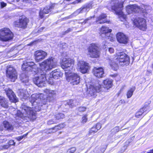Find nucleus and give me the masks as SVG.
I'll list each match as a JSON object with an SVG mask.
<instances>
[{"label":"nucleus","instance_id":"15","mask_svg":"<svg viewBox=\"0 0 153 153\" xmlns=\"http://www.w3.org/2000/svg\"><path fill=\"white\" fill-rule=\"evenodd\" d=\"M47 53L42 50H38L34 53L36 60L39 62L44 59L47 56Z\"/></svg>","mask_w":153,"mask_h":153},{"label":"nucleus","instance_id":"27","mask_svg":"<svg viewBox=\"0 0 153 153\" xmlns=\"http://www.w3.org/2000/svg\"><path fill=\"white\" fill-rule=\"evenodd\" d=\"M103 87L107 89L111 88L112 86V81L108 79H106L103 81Z\"/></svg>","mask_w":153,"mask_h":153},{"label":"nucleus","instance_id":"49","mask_svg":"<svg viewBox=\"0 0 153 153\" xmlns=\"http://www.w3.org/2000/svg\"><path fill=\"white\" fill-rule=\"evenodd\" d=\"M108 51L110 53H112L114 52V49L112 48H108Z\"/></svg>","mask_w":153,"mask_h":153},{"label":"nucleus","instance_id":"26","mask_svg":"<svg viewBox=\"0 0 153 153\" xmlns=\"http://www.w3.org/2000/svg\"><path fill=\"white\" fill-rule=\"evenodd\" d=\"M0 105L5 108H7L8 107L7 100L5 98L1 96H0Z\"/></svg>","mask_w":153,"mask_h":153},{"label":"nucleus","instance_id":"10","mask_svg":"<svg viewBox=\"0 0 153 153\" xmlns=\"http://www.w3.org/2000/svg\"><path fill=\"white\" fill-rule=\"evenodd\" d=\"M77 68L82 74L88 72L90 69L89 64L84 61H78L77 63Z\"/></svg>","mask_w":153,"mask_h":153},{"label":"nucleus","instance_id":"4","mask_svg":"<svg viewBox=\"0 0 153 153\" xmlns=\"http://www.w3.org/2000/svg\"><path fill=\"white\" fill-rule=\"evenodd\" d=\"M115 59L117 61V63H110L112 68L114 71H116L118 68L117 64L121 65H128L130 63V58L128 56L123 52L117 53Z\"/></svg>","mask_w":153,"mask_h":153},{"label":"nucleus","instance_id":"51","mask_svg":"<svg viewBox=\"0 0 153 153\" xmlns=\"http://www.w3.org/2000/svg\"><path fill=\"white\" fill-rule=\"evenodd\" d=\"M1 5L2 7H4L6 6V4L4 2H1Z\"/></svg>","mask_w":153,"mask_h":153},{"label":"nucleus","instance_id":"54","mask_svg":"<svg viewBox=\"0 0 153 153\" xmlns=\"http://www.w3.org/2000/svg\"><path fill=\"white\" fill-rule=\"evenodd\" d=\"M147 153H153V149L150 150L149 152H147Z\"/></svg>","mask_w":153,"mask_h":153},{"label":"nucleus","instance_id":"36","mask_svg":"<svg viewBox=\"0 0 153 153\" xmlns=\"http://www.w3.org/2000/svg\"><path fill=\"white\" fill-rule=\"evenodd\" d=\"M97 131L98 130L97 129L96 127L94 126L90 129L89 131V134L90 135L92 133H94L97 132Z\"/></svg>","mask_w":153,"mask_h":153},{"label":"nucleus","instance_id":"55","mask_svg":"<svg viewBox=\"0 0 153 153\" xmlns=\"http://www.w3.org/2000/svg\"><path fill=\"white\" fill-rule=\"evenodd\" d=\"M82 0H77V2L78 3L80 2Z\"/></svg>","mask_w":153,"mask_h":153},{"label":"nucleus","instance_id":"31","mask_svg":"<svg viewBox=\"0 0 153 153\" xmlns=\"http://www.w3.org/2000/svg\"><path fill=\"white\" fill-rule=\"evenodd\" d=\"M65 126L64 124H60L58 126H56L54 127H53L51 129L53 130L54 131H52L53 132H56V131L61 129V128L64 127Z\"/></svg>","mask_w":153,"mask_h":153},{"label":"nucleus","instance_id":"50","mask_svg":"<svg viewBox=\"0 0 153 153\" xmlns=\"http://www.w3.org/2000/svg\"><path fill=\"white\" fill-rule=\"evenodd\" d=\"M10 146H9V145H8V144H7L5 145H4L3 146L2 149H7L8 148H9Z\"/></svg>","mask_w":153,"mask_h":153},{"label":"nucleus","instance_id":"59","mask_svg":"<svg viewBox=\"0 0 153 153\" xmlns=\"http://www.w3.org/2000/svg\"><path fill=\"white\" fill-rule=\"evenodd\" d=\"M101 153V152H99V153Z\"/></svg>","mask_w":153,"mask_h":153},{"label":"nucleus","instance_id":"53","mask_svg":"<svg viewBox=\"0 0 153 153\" xmlns=\"http://www.w3.org/2000/svg\"><path fill=\"white\" fill-rule=\"evenodd\" d=\"M14 1H15V0H13ZM17 2H22L23 1V0H16Z\"/></svg>","mask_w":153,"mask_h":153},{"label":"nucleus","instance_id":"28","mask_svg":"<svg viewBox=\"0 0 153 153\" xmlns=\"http://www.w3.org/2000/svg\"><path fill=\"white\" fill-rule=\"evenodd\" d=\"M3 125L4 128L8 131H11L13 129V126L9 123L7 121H5L3 122Z\"/></svg>","mask_w":153,"mask_h":153},{"label":"nucleus","instance_id":"56","mask_svg":"<svg viewBox=\"0 0 153 153\" xmlns=\"http://www.w3.org/2000/svg\"><path fill=\"white\" fill-rule=\"evenodd\" d=\"M53 83V82H51V83L52 84Z\"/></svg>","mask_w":153,"mask_h":153},{"label":"nucleus","instance_id":"44","mask_svg":"<svg viewBox=\"0 0 153 153\" xmlns=\"http://www.w3.org/2000/svg\"><path fill=\"white\" fill-rule=\"evenodd\" d=\"M15 143L14 142V140H10L8 143V145L10 146L11 145H15Z\"/></svg>","mask_w":153,"mask_h":153},{"label":"nucleus","instance_id":"5","mask_svg":"<svg viewBox=\"0 0 153 153\" xmlns=\"http://www.w3.org/2000/svg\"><path fill=\"white\" fill-rule=\"evenodd\" d=\"M13 34L8 28L4 27L0 30V40L4 42H9L12 40Z\"/></svg>","mask_w":153,"mask_h":153},{"label":"nucleus","instance_id":"34","mask_svg":"<svg viewBox=\"0 0 153 153\" xmlns=\"http://www.w3.org/2000/svg\"><path fill=\"white\" fill-rule=\"evenodd\" d=\"M55 118L57 120H61L65 117L64 114L62 113H59L55 115Z\"/></svg>","mask_w":153,"mask_h":153},{"label":"nucleus","instance_id":"1","mask_svg":"<svg viewBox=\"0 0 153 153\" xmlns=\"http://www.w3.org/2000/svg\"><path fill=\"white\" fill-rule=\"evenodd\" d=\"M56 60L53 57H51L39 64L41 70L38 69L37 65L33 62H24L22 65V68L24 71L33 72L39 74L38 76L33 79V81L38 87H42L45 86L47 82L45 74L43 71H50L56 67Z\"/></svg>","mask_w":153,"mask_h":153},{"label":"nucleus","instance_id":"3","mask_svg":"<svg viewBox=\"0 0 153 153\" xmlns=\"http://www.w3.org/2000/svg\"><path fill=\"white\" fill-rule=\"evenodd\" d=\"M123 3V1L119 3L117 0H113L110 3L111 7L108 9L109 10L114 11L115 13L118 16L120 20L124 22L126 21V16L122 12Z\"/></svg>","mask_w":153,"mask_h":153},{"label":"nucleus","instance_id":"38","mask_svg":"<svg viewBox=\"0 0 153 153\" xmlns=\"http://www.w3.org/2000/svg\"><path fill=\"white\" fill-rule=\"evenodd\" d=\"M87 115L85 114L83 116L82 118V123L84 124L87 122Z\"/></svg>","mask_w":153,"mask_h":153},{"label":"nucleus","instance_id":"52","mask_svg":"<svg viewBox=\"0 0 153 153\" xmlns=\"http://www.w3.org/2000/svg\"><path fill=\"white\" fill-rule=\"evenodd\" d=\"M71 30H72V29L70 28H69L66 31H65V32L66 33H68V32H70V31H71Z\"/></svg>","mask_w":153,"mask_h":153},{"label":"nucleus","instance_id":"30","mask_svg":"<svg viewBox=\"0 0 153 153\" xmlns=\"http://www.w3.org/2000/svg\"><path fill=\"white\" fill-rule=\"evenodd\" d=\"M135 89L136 88L135 87H133L128 91L126 94L128 98H129L131 97L133 95L134 92L135 90Z\"/></svg>","mask_w":153,"mask_h":153},{"label":"nucleus","instance_id":"11","mask_svg":"<svg viewBox=\"0 0 153 153\" xmlns=\"http://www.w3.org/2000/svg\"><path fill=\"white\" fill-rule=\"evenodd\" d=\"M6 75L12 82H14L17 78V73L15 69L10 66H8L6 70Z\"/></svg>","mask_w":153,"mask_h":153},{"label":"nucleus","instance_id":"19","mask_svg":"<svg viewBox=\"0 0 153 153\" xmlns=\"http://www.w3.org/2000/svg\"><path fill=\"white\" fill-rule=\"evenodd\" d=\"M117 41L120 43L126 44L128 41V38L123 33L119 32L116 35Z\"/></svg>","mask_w":153,"mask_h":153},{"label":"nucleus","instance_id":"17","mask_svg":"<svg viewBox=\"0 0 153 153\" xmlns=\"http://www.w3.org/2000/svg\"><path fill=\"white\" fill-rule=\"evenodd\" d=\"M5 92L9 98V100L14 102H16L18 101V99L16 97L14 93L9 88L7 89H4Z\"/></svg>","mask_w":153,"mask_h":153},{"label":"nucleus","instance_id":"41","mask_svg":"<svg viewBox=\"0 0 153 153\" xmlns=\"http://www.w3.org/2000/svg\"><path fill=\"white\" fill-rule=\"evenodd\" d=\"M76 149L75 147L71 148V149H68V152H70V153H74L76 151Z\"/></svg>","mask_w":153,"mask_h":153},{"label":"nucleus","instance_id":"40","mask_svg":"<svg viewBox=\"0 0 153 153\" xmlns=\"http://www.w3.org/2000/svg\"><path fill=\"white\" fill-rule=\"evenodd\" d=\"M7 87L6 86H5L4 85H3L2 86H0V91L1 92H5V90L4 89H7V88H6L5 87Z\"/></svg>","mask_w":153,"mask_h":153},{"label":"nucleus","instance_id":"29","mask_svg":"<svg viewBox=\"0 0 153 153\" xmlns=\"http://www.w3.org/2000/svg\"><path fill=\"white\" fill-rule=\"evenodd\" d=\"M147 110L146 107H143L140 108L139 110L136 112L135 114V117L137 118H139V116H141L144 112H145Z\"/></svg>","mask_w":153,"mask_h":153},{"label":"nucleus","instance_id":"18","mask_svg":"<svg viewBox=\"0 0 153 153\" xmlns=\"http://www.w3.org/2000/svg\"><path fill=\"white\" fill-rule=\"evenodd\" d=\"M93 73L94 75L98 78L103 77L104 76V71L102 67H95L93 69Z\"/></svg>","mask_w":153,"mask_h":153},{"label":"nucleus","instance_id":"21","mask_svg":"<svg viewBox=\"0 0 153 153\" xmlns=\"http://www.w3.org/2000/svg\"><path fill=\"white\" fill-rule=\"evenodd\" d=\"M138 6L136 4L130 5H128L126 7V11L128 14L131 13L133 12H137V9H138Z\"/></svg>","mask_w":153,"mask_h":153},{"label":"nucleus","instance_id":"23","mask_svg":"<svg viewBox=\"0 0 153 153\" xmlns=\"http://www.w3.org/2000/svg\"><path fill=\"white\" fill-rule=\"evenodd\" d=\"M18 94L20 98L22 99H26L30 96V94L25 89H20L18 90Z\"/></svg>","mask_w":153,"mask_h":153},{"label":"nucleus","instance_id":"16","mask_svg":"<svg viewBox=\"0 0 153 153\" xmlns=\"http://www.w3.org/2000/svg\"><path fill=\"white\" fill-rule=\"evenodd\" d=\"M44 92L46 94V100L47 102L53 100L56 95V91L46 89L44 90Z\"/></svg>","mask_w":153,"mask_h":153},{"label":"nucleus","instance_id":"2","mask_svg":"<svg viewBox=\"0 0 153 153\" xmlns=\"http://www.w3.org/2000/svg\"><path fill=\"white\" fill-rule=\"evenodd\" d=\"M43 94H34L29 98V100L34 107H29L26 106L22 107V112L18 111L16 114L17 117L22 118L24 120H27L28 118L31 120L33 121L36 118V113L34 112L40 110L39 107L42 105V101L45 99Z\"/></svg>","mask_w":153,"mask_h":153},{"label":"nucleus","instance_id":"43","mask_svg":"<svg viewBox=\"0 0 153 153\" xmlns=\"http://www.w3.org/2000/svg\"><path fill=\"white\" fill-rule=\"evenodd\" d=\"M86 108L84 107H81L78 108V110L80 112H83L85 111Z\"/></svg>","mask_w":153,"mask_h":153},{"label":"nucleus","instance_id":"57","mask_svg":"<svg viewBox=\"0 0 153 153\" xmlns=\"http://www.w3.org/2000/svg\"><path fill=\"white\" fill-rule=\"evenodd\" d=\"M97 149V148H96V149H95V151H96V150Z\"/></svg>","mask_w":153,"mask_h":153},{"label":"nucleus","instance_id":"13","mask_svg":"<svg viewBox=\"0 0 153 153\" xmlns=\"http://www.w3.org/2000/svg\"><path fill=\"white\" fill-rule=\"evenodd\" d=\"M28 19L25 18L20 19L18 21L14 22V25L15 27L25 28L27 27Z\"/></svg>","mask_w":153,"mask_h":153},{"label":"nucleus","instance_id":"33","mask_svg":"<svg viewBox=\"0 0 153 153\" xmlns=\"http://www.w3.org/2000/svg\"><path fill=\"white\" fill-rule=\"evenodd\" d=\"M20 78L22 82H26L28 81V78L24 74H22L20 75Z\"/></svg>","mask_w":153,"mask_h":153},{"label":"nucleus","instance_id":"32","mask_svg":"<svg viewBox=\"0 0 153 153\" xmlns=\"http://www.w3.org/2000/svg\"><path fill=\"white\" fill-rule=\"evenodd\" d=\"M20 78L22 82H26L28 81V78L24 74H22L20 75Z\"/></svg>","mask_w":153,"mask_h":153},{"label":"nucleus","instance_id":"58","mask_svg":"<svg viewBox=\"0 0 153 153\" xmlns=\"http://www.w3.org/2000/svg\"><path fill=\"white\" fill-rule=\"evenodd\" d=\"M150 73H151V71L150 72Z\"/></svg>","mask_w":153,"mask_h":153},{"label":"nucleus","instance_id":"14","mask_svg":"<svg viewBox=\"0 0 153 153\" xmlns=\"http://www.w3.org/2000/svg\"><path fill=\"white\" fill-rule=\"evenodd\" d=\"M101 87V86L98 84H96L94 85H91L88 88V91L91 96H93L95 95L96 93L100 91Z\"/></svg>","mask_w":153,"mask_h":153},{"label":"nucleus","instance_id":"45","mask_svg":"<svg viewBox=\"0 0 153 153\" xmlns=\"http://www.w3.org/2000/svg\"><path fill=\"white\" fill-rule=\"evenodd\" d=\"M97 130L100 129L101 127V125L100 123H97L96 125L95 126Z\"/></svg>","mask_w":153,"mask_h":153},{"label":"nucleus","instance_id":"6","mask_svg":"<svg viewBox=\"0 0 153 153\" xmlns=\"http://www.w3.org/2000/svg\"><path fill=\"white\" fill-rule=\"evenodd\" d=\"M65 76L66 80L73 85H77L80 82V76L76 73L66 71Z\"/></svg>","mask_w":153,"mask_h":153},{"label":"nucleus","instance_id":"12","mask_svg":"<svg viewBox=\"0 0 153 153\" xmlns=\"http://www.w3.org/2000/svg\"><path fill=\"white\" fill-rule=\"evenodd\" d=\"M134 25L140 29L145 30L147 28V25L146 20L143 18H136L134 21Z\"/></svg>","mask_w":153,"mask_h":153},{"label":"nucleus","instance_id":"48","mask_svg":"<svg viewBox=\"0 0 153 153\" xmlns=\"http://www.w3.org/2000/svg\"><path fill=\"white\" fill-rule=\"evenodd\" d=\"M55 123V122L53 120H49L48 122V125H51Z\"/></svg>","mask_w":153,"mask_h":153},{"label":"nucleus","instance_id":"35","mask_svg":"<svg viewBox=\"0 0 153 153\" xmlns=\"http://www.w3.org/2000/svg\"><path fill=\"white\" fill-rule=\"evenodd\" d=\"M146 5L143 4H142L140 6H138V9H137V12L139 11L142 12L143 13H145L144 11L145 7H146Z\"/></svg>","mask_w":153,"mask_h":153},{"label":"nucleus","instance_id":"7","mask_svg":"<svg viewBox=\"0 0 153 153\" xmlns=\"http://www.w3.org/2000/svg\"><path fill=\"white\" fill-rule=\"evenodd\" d=\"M88 55L92 58H97L100 56V50L97 45L91 44L88 48Z\"/></svg>","mask_w":153,"mask_h":153},{"label":"nucleus","instance_id":"9","mask_svg":"<svg viewBox=\"0 0 153 153\" xmlns=\"http://www.w3.org/2000/svg\"><path fill=\"white\" fill-rule=\"evenodd\" d=\"M74 59L70 58H64L62 63V68L65 71H69L72 70L74 65Z\"/></svg>","mask_w":153,"mask_h":153},{"label":"nucleus","instance_id":"47","mask_svg":"<svg viewBox=\"0 0 153 153\" xmlns=\"http://www.w3.org/2000/svg\"><path fill=\"white\" fill-rule=\"evenodd\" d=\"M113 131L115 132H118L120 130V128L118 126L115 127L113 129Z\"/></svg>","mask_w":153,"mask_h":153},{"label":"nucleus","instance_id":"37","mask_svg":"<svg viewBox=\"0 0 153 153\" xmlns=\"http://www.w3.org/2000/svg\"><path fill=\"white\" fill-rule=\"evenodd\" d=\"M73 100H68L67 102H65V104L66 105H68L71 107L73 106L74 105L73 104Z\"/></svg>","mask_w":153,"mask_h":153},{"label":"nucleus","instance_id":"8","mask_svg":"<svg viewBox=\"0 0 153 153\" xmlns=\"http://www.w3.org/2000/svg\"><path fill=\"white\" fill-rule=\"evenodd\" d=\"M111 31V30L108 27L102 26L101 28L100 34L102 38L112 42L113 41L114 38L112 34L110 33Z\"/></svg>","mask_w":153,"mask_h":153},{"label":"nucleus","instance_id":"42","mask_svg":"<svg viewBox=\"0 0 153 153\" xmlns=\"http://www.w3.org/2000/svg\"><path fill=\"white\" fill-rule=\"evenodd\" d=\"M151 9V7L149 5H146V7H145L144 11L145 13H147V12L149 11V10H150Z\"/></svg>","mask_w":153,"mask_h":153},{"label":"nucleus","instance_id":"25","mask_svg":"<svg viewBox=\"0 0 153 153\" xmlns=\"http://www.w3.org/2000/svg\"><path fill=\"white\" fill-rule=\"evenodd\" d=\"M106 14H102L97 17L96 22L98 24H102L107 22L105 19L106 18Z\"/></svg>","mask_w":153,"mask_h":153},{"label":"nucleus","instance_id":"22","mask_svg":"<svg viewBox=\"0 0 153 153\" xmlns=\"http://www.w3.org/2000/svg\"><path fill=\"white\" fill-rule=\"evenodd\" d=\"M55 4H54L52 5L50 7H45L42 11H41L39 13L40 17L41 18H43L44 17V14H47L51 11V9L54 8Z\"/></svg>","mask_w":153,"mask_h":153},{"label":"nucleus","instance_id":"20","mask_svg":"<svg viewBox=\"0 0 153 153\" xmlns=\"http://www.w3.org/2000/svg\"><path fill=\"white\" fill-rule=\"evenodd\" d=\"M63 76V73L59 71L55 70L52 71L50 73V80L53 78L55 79H58L60 77H62Z\"/></svg>","mask_w":153,"mask_h":153},{"label":"nucleus","instance_id":"46","mask_svg":"<svg viewBox=\"0 0 153 153\" xmlns=\"http://www.w3.org/2000/svg\"><path fill=\"white\" fill-rule=\"evenodd\" d=\"M94 16H93L90 17L86 19L82 23H84V24L86 23V22L89 20L91 19L92 18H94Z\"/></svg>","mask_w":153,"mask_h":153},{"label":"nucleus","instance_id":"24","mask_svg":"<svg viewBox=\"0 0 153 153\" xmlns=\"http://www.w3.org/2000/svg\"><path fill=\"white\" fill-rule=\"evenodd\" d=\"M92 6L91 4H88L86 5H85L82 7L76 10V12L78 13H81L84 12H88L89 9L92 8Z\"/></svg>","mask_w":153,"mask_h":153},{"label":"nucleus","instance_id":"39","mask_svg":"<svg viewBox=\"0 0 153 153\" xmlns=\"http://www.w3.org/2000/svg\"><path fill=\"white\" fill-rule=\"evenodd\" d=\"M27 134H28V133H27L26 134H25L23 135V136H20L16 137V139L17 140H18L19 141H20L21 140H22L23 138L26 137Z\"/></svg>","mask_w":153,"mask_h":153}]
</instances>
